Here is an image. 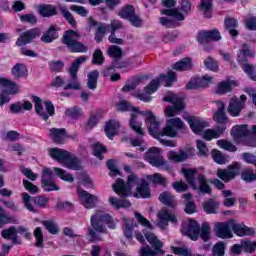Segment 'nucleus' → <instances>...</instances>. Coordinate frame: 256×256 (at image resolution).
I'll return each instance as SVG.
<instances>
[{
	"instance_id": "obj_14",
	"label": "nucleus",
	"mask_w": 256,
	"mask_h": 256,
	"mask_svg": "<svg viewBox=\"0 0 256 256\" xmlns=\"http://www.w3.org/2000/svg\"><path fill=\"white\" fill-rule=\"evenodd\" d=\"M185 129V122L179 117L170 118L166 121L164 134L166 137H177L179 131Z\"/></svg>"
},
{
	"instance_id": "obj_32",
	"label": "nucleus",
	"mask_w": 256,
	"mask_h": 256,
	"mask_svg": "<svg viewBox=\"0 0 256 256\" xmlns=\"http://www.w3.org/2000/svg\"><path fill=\"white\" fill-rule=\"evenodd\" d=\"M87 61V56L78 57L68 69V73L71 79H77V73H79V67Z\"/></svg>"
},
{
	"instance_id": "obj_15",
	"label": "nucleus",
	"mask_w": 256,
	"mask_h": 256,
	"mask_svg": "<svg viewBox=\"0 0 256 256\" xmlns=\"http://www.w3.org/2000/svg\"><path fill=\"white\" fill-rule=\"evenodd\" d=\"M42 188L44 191H59V186L55 183V177L53 176V170L49 168L43 169L42 175Z\"/></svg>"
},
{
	"instance_id": "obj_28",
	"label": "nucleus",
	"mask_w": 256,
	"mask_h": 256,
	"mask_svg": "<svg viewBox=\"0 0 256 256\" xmlns=\"http://www.w3.org/2000/svg\"><path fill=\"white\" fill-rule=\"evenodd\" d=\"M0 87L4 89V93H8V95H17V93H19L17 84L7 78H0Z\"/></svg>"
},
{
	"instance_id": "obj_54",
	"label": "nucleus",
	"mask_w": 256,
	"mask_h": 256,
	"mask_svg": "<svg viewBox=\"0 0 256 256\" xmlns=\"http://www.w3.org/2000/svg\"><path fill=\"white\" fill-rule=\"evenodd\" d=\"M204 66L206 67V69H209V71H214V73H217V71H219V62H217L211 56H208L204 60Z\"/></svg>"
},
{
	"instance_id": "obj_18",
	"label": "nucleus",
	"mask_w": 256,
	"mask_h": 256,
	"mask_svg": "<svg viewBox=\"0 0 256 256\" xmlns=\"http://www.w3.org/2000/svg\"><path fill=\"white\" fill-rule=\"evenodd\" d=\"M181 232L187 235L192 241L199 239V224L195 220H189L182 224Z\"/></svg>"
},
{
	"instance_id": "obj_58",
	"label": "nucleus",
	"mask_w": 256,
	"mask_h": 256,
	"mask_svg": "<svg viewBox=\"0 0 256 256\" xmlns=\"http://www.w3.org/2000/svg\"><path fill=\"white\" fill-rule=\"evenodd\" d=\"M122 231L126 239H132L133 237V222L130 220H125L124 225L122 227Z\"/></svg>"
},
{
	"instance_id": "obj_22",
	"label": "nucleus",
	"mask_w": 256,
	"mask_h": 256,
	"mask_svg": "<svg viewBox=\"0 0 256 256\" xmlns=\"http://www.w3.org/2000/svg\"><path fill=\"white\" fill-rule=\"evenodd\" d=\"M213 83V77L205 75L202 78H192L186 85L187 89H199L201 87H209Z\"/></svg>"
},
{
	"instance_id": "obj_27",
	"label": "nucleus",
	"mask_w": 256,
	"mask_h": 256,
	"mask_svg": "<svg viewBox=\"0 0 256 256\" xmlns=\"http://www.w3.org/2000/svg\"><path fill=\"white\" fill-rule=\"evenodd\" d=\"M216 105L218 110L214 114V120L216 123L221 125V127H225V123L229 121L227 119V115L225 114V104H223L221 101H217Z\"/></svg>"
},
{
	"instance_id": "obj_20",
	"label": "nucleus",
	"mask_w": 256,
	"mask_h": 256,
	"mask_svg": "<svg viewBox=\"0 0 256 256\" xmlns=\"http://www.w3.org/2000/svg\"><path fill=\"white\" fill-rule=\"evenodd\" d=\"M40 35L41 30L39 28L30 29L20 35L16 41V45H18V47H23V45L31 43L33 39H37Z\"/></svg>"
},
{
	"instance_id": "obj_36",
	"label": "nucleus",
	"mask_w": 256,
	"mask_h": 256,
	"mask_svg": "<svg viewBox=\"0 0 256 256\" xmlns=\"http://www.w3.org/2000/svg\"><path fill=\"white\" fill-rule=\"evenodd\" d=\"M225 27L231 37H237L239 32L237 28L239 27V22L235 18H226L225 19Z\"/></svg>"
},
{
	"instance_id": "obj_3",
	"label": "nucleus",
	"mask_w": 256,
	"mask_h": 256,
	"mask_svg": "<svg viewBox=\"0 0 256 256\" xmlns=\"http://www.w3.org/2000/svg\"><path fill=\"white\" fill-rule=\"evenodd\" d=\"M116 109L117 111H128L132 113L130 118V127L132 131H135L137 135H145V131H143V128L141 127L143 124L139 122V118L141 117V113L143 112L139 110V107L131 105V103L127 102V100H120L116 104Z\"/></svg>"
},
{
	"instance_id": "obj_57",
	"label": "nucleus",
	"mask_w": 256,
	"mask_h": 256,
	"mask_svg": "<svg viewBox=\"0 0 256 256\" xmlns=\"http://www.w3.org/2000/svg\"><path fill=\"white\" fill-rule=\"evenodd\" d=\"M211 0H202L200 3V11L204 14L208 19L211 17Z\"/></svg>"
},
{
	"instance_id": "obj_50",
	"label": "nucleus",
	"mask_w": 256,
	"mask_h": 256,
	"mask_svg": "<svg viewBox=\"0 0 256 256\" xmlns=\"http://www.w3.org/2000/svg\"><path fill=\"white\" fill-rule=\"evenodd\" d=\"M65 115L66 117H70V119H81V117H83V110L77 106H74L66 109Z\"/></svg>"
},
{
	"instance_id": "obj_7",
	"label": "nucleus",
	"mask_w": 256,
	"mask_h": 256,
	"mask_svg": "<svg viewBox=\"0 0 256 256\" xmlns=\"http://www.w3.org/2000/svg\"><path fill=\"white\" fill-rule=\"evenodd\" d=\"M143 234L154 250L151 249V246H144L140 249V256H155L157 253H163V250H161L163 248V242L158 240L153 233L147 232V229L143 230Z\"/></svg>"
},
{
	"instance_id": "obj_48",
	"label": "nucleus",
	"mask_w": 256,
	"mask_h": 256,
	"mask_svg": "<svg viewBox=\"0 0 256 256\" xmlns=\"http://www.w3.org/2000/svg\"><path fill=\"white\" fill-rule=\"evenodd\" d=\"M53 171L56 173L57 177L62 179V181H67L68 183H73V181H75L73 175H71L70 173L61 168L54 167Z\"/></svg>"
},
{
	"instance_id": "obj_38",
	"label": "nucleus",
	"mask_w": 256,
	"mask_h": 256,
	"mask_svg": "<svg viewBox=\"0 0 256 256\" xmlns=\"http://www.w3.org/2000/svg\"><path fill=\"white\" fill-rule=\"evenodd\" d=\"M182 173L190 187L194 189V191H197V184L195 183V175H197L196 169H183Z\"/></svg>"
},
{
	"instance_id": "obj_11",
	"label": "nucleus",
	"mask_w": 256,
	"mask_h": 256,
	"mask_svg": "<svg viewBox=\"0 0 256 256\" xmlns=\"http://www.w3.org/2000/svg\"><path fill=\"white\" fill-rule=\"evenodd\" d=\"M161 14L167 15V17L160 18V23L164 27H175V21H185V16L177 9H164L161 11Z\"/></svg>"
},
{
	"instance_id": "obj_55",
	"label": "nucleus",
	"mask_w": 256,
	"mask_h": 256,
	"mask_svg": "<svg viewBox=\"0 0 256 256\" xmlns=\"http://www.w3.org/2000/svg\"><path fill=\"white\" fill-rule=\"evenodd\" d=\"M107 29H109V25L107 24H100L98 26L95 34V41H97V43H101V41H103V37H105Z\"/></svg>"
},
{
	"instance_id": "obj_6",
	"label": "nucleus",
	"mask_w": 256,
	"mask_h": 256,
	"mask_svg": "<svg viewBox=\"0 0 256 256\" xmlns=\"http://www.w3.org/2000/svg\"><path fill=\"white\" fill-rule=\"evenodd\" d=\"M140 117H145L146 125L148 128V133L154 137V139H161L165 137V128L159 129L161 122L155 117V114L151 111H142Z\"/></svg>"
},
{
	"instance_id": "obj_17",
	"label": "nucleus",
	"mask_w": 256,
	"mask_h": 256,
	"mask_svg": "<svg viewBox=\"0 0 256 256\" xmlns=\"http://www.w3.org/2000/svg\"><path fill=\"white\" fill-rule=\"evenodd\" d=\"M241 169V165L239 163L232 164L228 167V169H218L217 170V177L224 181L225 183H228V181H231V179H235L236 175H239V171Z\"/></svg>"
},
{
	"instance_id": "obj_8",
	"label": "nucleus",
	"mask_w": 256,
	"mask_h": 256,
	"mask_svg": "<svg viewBox=\"0 0 256 256\" xmlns=\"http://www.w3.org/2000/svg\"><path fill=\"white\" fill-rule=\"evenodd\" d=\"M163 101L174 105L166 107L164 110L166 117H176V115H179V113L185 109L183 98L179 97L177 94H173V92H169L166 97L163 98Z\"/></svg>"
},
{
	"instance_id": "obj_40",
	"label": "nucleus",
	"mask_w": 256,
	"mask_h": 256,
	"mask_svg": "<svg viewBox=\"0 0 256 256\" xmlns=\"http://www.w3.org/2000/svg\"><path fill=\"white\" fill-rule=\"evenodd\" d=\"M121 127V124H119L118 121L111 120L106 124V127L104 129L106 135L108 138L113 139L115 135H117V129Z\"/></svg>"
},
{
	"instance_id": "obj_30",
	"label": "nucleus",
	"mask_w": 256,
	"mask_h": 256,
	"mask_svg": "<svg viewBox=\"0 0 256 256\" xmlns=\"http://www.w3.org/2000/svg\"><path fill=\"white\" fill-rule=\"evenodd\" d=\"M1 235L3 239L12 241L13 245H21V239L17 235V228L15 226L2 230Z\"/></svg>"
},
{
	"instance_id": "obj_59",
	"label": "nucleus",
	"mask_w": 256,
	"mask_h": 256,
	"mask_svg": "<svg viewBox=\"0 0 256 256\" xmlns=\"http://www.w3.org/2000/svg\"><path fill=\"white\" fill-rule=\"evenodd\" d=\"M107 53L110 57H113V59H121V57H123V50L119 46L112 45Z\"/></svg>"
},
{
	"instance_id": "obj_35",
	"label": "nucleus",
	"mask_w": 256,
	"mask_h": 256,
	"mask_svg": "<svg viewBox=\"0 0 256 256\" xmlns=\"http://www.w3.org/2000/svg\"><path fill=\"white\" fill-rule=\"evenodd\" d=\"M225 129H227V127L225 126H220L218 127L217 130L208 129L203 132V139H205L206 141H211V139H219V137H221V134L225 131Z\"/></svg>"
},
{
	"instance_id": "obj_64",
	"label": "nucleus",
	"mask_w": 256,
	"mask_h": 256,
	"mask_svg": "<svg viewBox=\"0 0 256 256\" xmlns=\"http://www.w3.org/2000/svg\"><path fill=\"white\" fill-rule=\"evenodd\" d=\"M212 255L225 256V243L218 242L212 248Z\"/></svg>"
},
{
	"instance_id": "obj_51",
	"label": "nucleus",
	"mask_w": 256,
	"mask_h": 256,
	"mask_svg": "<svg viewBox=\"0 0 256 256\" xmlns=\"http://www.w3.org/2000/svg\"><path fill=\"white\" fill-rule=\"evenodd\" d=\"M60 13L63 15L64 19L68 21V23L71 25V27H77V20L73 17V14L69 12L67 7L61 6L60 7Z\"/></svg>"
},
{
	"instance_id": "obj_24",
	"label": "nucleus",
	"mask_w": 256,
	"mask_h": 256,
	"mask_svg": "<svg viewBox=\"0 0 256 256\" xmlns=\"http://www.w3.org/2000/svg\"><path fill=\"white\" fill-rule=\"evenodd\" d=\"M48 135L56 145H63L67 139V130L65 128H51Z\"/></svg>"
},
{
	"instance_id": "obj_29",
	"label": "nucleus",
	"mask_w": 256,
	"mask_h": 256,
	"mask_svg": "<svg viewBox=\"0 0 256 256\" xmlns=\"http://www.w3.org/2000/svg\"><path fill=\"white\" fill-rule=\"evenodd\" d=\"M158 218L159 227H167V223H169V221L171 223H177V217L175 216V214L169 212L168 210L160 211L158 214Z\"/></svg>"
},
{
	"instance_id": "obj_45",
	"label": "nucleus",
	"mask_w": 256,
	"mask_h": 256,
	"mask_svg": "<svg viewBox=\"0 0 256 256\" xmlns=\"http://www.w3.org/2000/svg\"><path fill=\"white\" fill-rule=\"evenodd\" d=\"M87 77L88 89L95 91V89H97V81L99 80V72L97 70L91 71L88 73Z\"/></svg>"
},
{
	"instance_id": "obj_47",
	"label": "nucleus",
	"mask_w": 256,
	"mask_h": 256,
	"mask_svg": "<svg viewBox=\"0 0 256 256\" xmlns=\"http://www.w3.org/2000/svg\"><path fill=\"white\" fill-rule=\"evenodd\" d=\"M134 13H135V7L131 4H127L126 6L121 8L118 15L119 17H121V19L129 20Z\"/></svg>"
},
{
	"instance_id": "obj_5",
	"label": "nucleus",
	"mask_w": 256,
	"mask_h": 256,
	"mask_svg": "<svg viewBox=\"0 0 256 256\" xmlns=\"http://www.w3.org/2000/svg\"><path fill=\"white\" fill-rule=\"evenodd\" d=\"M63 45L71 51V53H86L87 46L79 42V33L75 30H68L64 33L62 38Z\"/></svg>"
},
{
	"instance_id": "obj_53",
	"label": "nucleus",
	"mask_w": 256,
	"mask_h": 256,
	"mask_svg": "<svg viewBox=\"0 0 256 256\" xmlns=\"http://www.w3.org/2000/svg\"><path fill=\"white\" fill-rule=\"evenodd\" d=\"M147 180L151 181L154 185H163V187L167 185V179H165L160 173L147 176Z\"/></svg>"
},
{
	"instance_id": "obj_26",
	"label": "nucleus",
	"mask_w": 256,
	"mask_h": 256,
	"mask_svg": "<svg viewBox=\"0 0 256 256\" xmlns=\"http://www.w3.org/2000/svg\"><path fill=\"white\" fill-rule=\"evenodd\" d=\"M231 230L238 235V237H245V235H255V230L245 224H239L235 220H231Z\"/></svg>"
},
{
	"instance_id": "obj_61",
	"label": "nucleus",
	"mask_w": 256,
	"mask_h": 256,
	"mask_svg": "<svg viewBox=\"0 0 256 256\" xmlns=\"http://www.w3.org/2000/svg\"><path fill=\"white\" fill-rule=\"evenodd\" d=\"M212 158L218 165H225V163H227V158L223 156V153L219 150L212 151Z\"/></svg>"
},
{
	"instance_id": "obj_33",
	"label": "nucleus",
	"mask_w": 256,
	"mask_h": 256,
	"mask_svg": "<svg viewBox=\"0 0 256 256\" xmlns=\"http://www.w3.org/2000/svg\"><path fill=\"white\" fill-rule=\"evenodd\" d=\"M249 57H255V51L249 48V45L243 44L239 53L237 61L238 63H245Z\"/></svg>"
},
{
	"instance_id": "obj_41",
	"label": "nucleus",
	"mask_w": 256,
	"mask_h": 256,
	"mask_svg": "<svg viewBox=\"0 0 256 256\" xmlns=\"http://www.w3.org/2000/svg\"><path fill=\"white\" fill-rule=\"evenodd\" d=\"M159 201L163 205H167L168 207H175L177 205V202L175 201V196L171 194V192H162L159 195Z\"/></svg>"
},
{
	"instance_id": "obj_56",
	"label": "nucleus",
	"mask_w": 256,
	"mask_h": 256,
	"mask_svg": "<svg viewBox=\"0 0 256 256\" xmlns=\"http://www.w3.org/2000/svg\"><path fill=\"white\" fill-rule=\"evenodd\" d=\"M217 145L221 149H224L225 151H229L230 153H235V151H237V147L233 145V143L227 140H218Z\"/></svg>"
},
{
	"instance_id": "obj_10",
	"label": "nucleus",
	"mask_w": 256,
	"mask_h": 256,
	"mask_svg": "<svg viewBox=\"0 0 256 256\" xmlns=\"http://www.w3.org/2000/svg\"><path fill=\"white\" fill-rule=\"evenodd\" d=\"M137 185V177L135 174H131L128 176L127 183L123 181V179L118 178L116 180V183L113 184V189L117 195H120V197H129L131 195V189Z\"/></svg>"
},
{
	"instance_id": "obj_13",
	"label": "nucleus",
	"mask_w": 256,
	"mask_h": 256,
	"mask_svg": "<svg viewBox=\"0 0 256 256\" xmlns=\"http://www.w3.org/2000/svg\"><path fill=\"white\" fill-rule=\"evenodd\" d=\"M22 197L26 209H28V211H30L31 213H37V209L33 207L31 201H33L35 205H37V207H40L41 209H45L47 207V203H49V198H47L46 196H35L34 198H31L29 194L23 193Z\"/></svg>"
},
{
	"instance_id": "obj_63",
	"label": "nucleus",
	"mask_w": 256,
	"mask_h": 256,
	"mask_svg": "<svg viewBox=\"0 0 256 256\" xmlns=\"http://www.w3.org/2000/svg\"><path fill=\"white\" fill-rule=\"evenodd\" d=\"M241 177L244 181H246V183H252V181H256V174L252 169L243 170Z\"/></svg>"
},
{
	"instance_id": "obj_25",
	"label": "nucleus",
	"mask_w": 256,
	"mask_h": 256,
	"mask_svg": "<svg viewBox=\"0 0 256 256\" xmlns=\"http://www.w3.org/2000/svg\"><path fill=\"white\" fill-rule=\"evenodd\" d=\"M193 152V149L180 150L179 153L170 151L168 153V159L174 161V163H183V161H187L189 157H193Z\"/></svg>"
},
{
	"instance_id": "obj_42",
	"label": "nucleus",
	"mask_w": 256,
	"mask_h": 256,
	"mask_svg": "<svg viewBox=\"0 0 256 256\" xmlns=\"http://www.w3.org/2000/svg\"><path fill=\"white\" fill-rule=\"evenodd\" d=\"M193 68L191 58H184L173 65L175 71H190Z\"/></svg>"
},
{
	"instance_id": "obj_19",
	"label": "nucleus",
	"mask_w": 256,
	"mask_h": 256,
	"mask_svg": "<svg viewBox=\"0 0 256 256\" xmlns=\"http://www.w3.org/2000/svg\"><path fill=\"white\" fill-rule=\"evenodd\" d=\"M78 197L85 209H93L95 208V205H97V201H99V198L97 196L90 194L89 192L78 188L77 189Z\"/></svg>"
},
{
	"instance_id": "obj_39",
	"label": "nucleus",
	"mask_w": 256,
	"mask_h": 256,
	"mask_svg": "<svg viewBox=\"0 0 256 256\" xmlns=\"http://www.w3.org/2000/svg\"><path fill=\"white\" fill-rule=\"evenodd\" d=\"M198 183L199 186H197V189H199L200 193L211 195V186H209V182L207 181V178H205V175H198Z\"/></svg>"
},
{
	"instance_id": "obj_46",
	"label": "nucleus",
	"mask_w": 256,
	"mask_h": 256,
	"mask_svg": "<svg viewBox=\"0 0 256 256\" xmlns=\"http://www.w3.org/2000/svg\"><path fill=\"white\" fill-rule=\"evenodd\" d=\"M12 75L15 79H21V77H27V68L25 65L18 63L12 68Z\"/></svg>"
},
{
	"instance_id": "obj_23",
	"label": "nucleus",
	"mask_w": 256,
	"mask_h": 256,
	"mask_svg": "<svg viewBox=\"0 0 256 256\" xmlns=\"http://www.w3.org/2000/svg\"><path fill=\"white\" fill-rule=\"evenodd\" d=\"M186 121L188 122V125L190 126L193 133L196 135L202 133L203 129H205V127L208 125L205 120H201V118L195 116L187 117Z\"/></svg>"
},
{
	"instance_id": "obj_44",
	"label": "nucleus",
	"mask_w": 256,
	"mask_h": 256,
	"mask_svg": "<svg viewBox=\"0 0 256 256\" xmlns=\"http://www.w3.org/2000/svg\"><path fill=\"white\" fill-rule=\"evenodd\" d=\"M203 209L208 215L215 214L219 209V202L209 199L203 203Z\"/></svg>"
},
{
	"instance_id": "obj_2",
	"label": "nucleus",
	"mask_w": 256,
	"mask_h": 256,
	"mask_svg": "<svg viewBox=\"0 0 256 256\" xmlns=\"http://www.w3.org/2000/svg\"><path fill=\"white\" fill-rule=\"evenodd\" d=\"M177 79L175 72L169 71L168 75L161 74L158 78L152 80L149 85L144 88V93L135 94V97L144 103H149L151 101V95L157 91L159 84L166 82V87H171V83Z\"/></svg>"
},
{
	"instance_id": "obj_62",
	"label": "nucleus",
	"mask_w": 256,
	"mask_h": 256,
	"mask_svg": "<svg viewBox=\"0 0 256 256\" xmlns=\"http://www.w3.org/2000/svg\"><path fill=\"white\" fill-rule=\"evenodd\" d=\"M103 153H107V148L101 145L100 143H96L93 145V155L98 159H103Z\"/></svg>"
},
{
	"instance_id": "obj_1",
	"label": "nucleus",
	"mask_w": 256,
	"mask_h": 256,
	"mask_svg": "<svg viewBox=\"0 0 256 256\" xmlns=\"http://www.w3.org/2000/svg\"><path fill=\"white\" fill-rule=\"evenodd\" d=\"M109 221H111V216L101 210L96 211L91 216L90 223L93 229H88L90 243L101 241V237L97 233H107V223Z\"/></svg>"
},
{
	"instance_id": "obj_49",
	"label": "nucleus",
	"mask_w": 256,
	"mask_h": 256,
	"mask_svg": "<svg viewBox=\"0 0 256 256\" xmlns=\"http://www.w3.org/2000/svg\"><path fill=\"white\" fill-rule=\"evenodd\" d=\"M109 203L110 205H112V207H115V209H121V207H124V209H127L131 207V202H129V200H119L115 197H110Z\"/></svg>"
},
{
	"instance_id": "obj_37",
	"label": "nucleus",
	"mask_w": 256,
	"mask_h": 256,
	"mask_svg": "<svg viewBox=\"0 0 256 256\" xmlns=\"http://www.w3.org/2000/svg\"><path fill=\"white\" fill-rule=\"evenodd\" d=\"M232 135L236 140L241 139L247 137V135H251V130L247 129V124L237 125L232 128Z\"/></svg>"
},
{
	"instance_id": "obj_60",
	"label": "nucleus",
	"mask_w": 256,
	"mask_h": 256,
	"mask_svg": "<svg viewBox=\"0 0 256 256\" xmlns=\"http://www.w3.org/2000/svg\"><path fill=\"white\" fill-rule=\"evenodd\" d=\"M231 85L232 82L230 81L221 82L217 87L216 93H218V95H225V93H229L232 89Z\"/></svg>"
},
{
	"instance_id": "obj_21",
	"label": "nucleus",
	"mask_w": 256,
	"mask_h": 256,
	"mask_svg": "<svg viewBox=\"0 0 256 256\" xmlns=\"http://www.w3.org/2000/svg\"><path fill=\"white\" fill-rule=\"evenodd\" d=\"M231 220L227 222H218L215 225V233L220 239H231L233 233L231 232Z\"/></svg>"
},
{
	"instance_id": "obj_43",
	"label": "nucleus",
	"mask_w": 256,
	"mask_h": 256,
	"mask_svg": "<svg viewBox=\"0 0 256 256\" xmlns=\"http://www.w3.org/2000/svg\"><path fill=\"white\" fill-rule=\"evenodd\" d=\"M38 12L42 17H53L57 15V8L53 5H40Z\"/></svg>"
},
{
	"instance_id": "obj_9",
	"label": "nucleus",
	"mask_w": 256,
	"mask_h": 256,
	"mask_svg": "<svg viewBox=\"0 0 256 256\" xmlns=\"http://www.w3.org/2000/svg\"><path fill=\"white\" fill-rule=\"evenodd\" d=\"M144 159L150 163L152 167L169 169V164L161 154V148L152 147L145 154Z\"/></svg>"
},
{
	"instance_id": "obj_34",
	"label": "nucleus",
	"mask_w": 256,
	"mask_h": 256,
	"mask_svg": "<svg viewBox=\"0 0 256 256\" xmlns=\"http://www.w3.org/2000/svg\"><path fill=\"white\" fill-rule=\"evenodd\" d=\"M55 39H59V33H57L55 26H51L41 37L42 43H53Z\"/></svg>"
},
{
	"instance_id": "obj_12",
	"label": "nucleus",
	"mask_w": 256,
	"mask_h": 256,
	"mask_svg": "<svg viewBox=\"0 0 256 256\" xmlns=\"http://www.w3.org/2000/svg\"><path fill=\"white\" fill-rule=\"evenodd\" d=\"M32 101L35 104V111L37 115L42 117L44 121H47L49 119V116L52 117V115H55V106L51 102H44V105L46 107V111L43 109V102L41 101V98L38 96H32Z\"/></svg>"
},
{
	"instance_id": "obj_31",
	"label": "nucleus",
	"mask_w": 256,
	"mask_h": 256,
	"mask_svg": "<svg viewBox=\"0 0 256 256\" xmlns=\"http://www.w3.org/2000/svg\"><path fill=\"white\" fill-rule=\"evenodd\" d=\"M134 197H142V199H149V197H151V189L149 188V183H147V181L143 180L138 184Z\"/></svg>"
},
{
	"instance_id": "obj_52",
	"label": "nucleus",
	"mask_w": 256,
	"mask_h": 256,
	"mask_svg": "<svg viewBox=\"0 0 256 256\" xmlns=\"http://www.w3.org/2000/svg\"><path fill=\"white\" fill-rule=\"evenodd\" d=\"M199 237L205 242L211 239V227L206 222L202 224L201 229L199 228Z\"/></svg>"
},
{
	"instance_id": "obj_16",
	"label": "nucleus",
	"mask_w": 256,
	"mask_h": 256,
	"mask_svg": "<svg viewBox=\"0 0 256 256\" xmlns=\"http://www.w3.org/2000/svg\"><path fill=\"white\" fill-rule=\"evenodd\" d=\"M245 101H247V96L245 95H241L240 99L232 98L227 109L229 115L232 117H239L241 111L245 109Z\"/></svg>"
},
{
	"instance_id": "obj_4",
	"label": "nucleus",
	"mask_w": 256,
	"mask_h": 256,
	"mask_svg": "<svg viewBox=\"0 0 256 256\" xmlns=\"http://www.w3.org/2000/svg\"><path fill=\"white\" fill-rule=\"evenodd\" d=\"M49 155L52 159L58 161V163H62L67 169H72L73 171H79L81 169L77 157L64 149L52 148L49 151Z\"/></svg>"
}]
</instances>
